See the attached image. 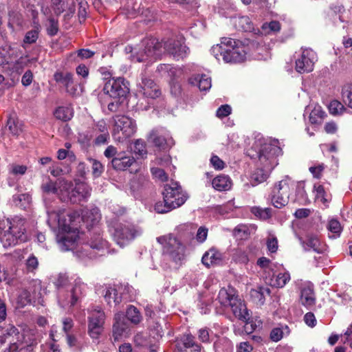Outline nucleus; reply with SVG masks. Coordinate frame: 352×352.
<instances>
[{
	"mask_svg": "<svg viewBox=\"0 0 352 352\" xmlns=\"http://www.w3.org/2000/svg\"><path fill=\"white\" fill-rule=\"evenodd\" d=\"M115 323L113 326V337L114 341L119 340L125 333L127 327L124 322V314L118 313L115 316Z\"/></svg>",
	"mask_w": 352,
	"mask_h": 352,
	"instance_id": "obj_28",
	"label": "nucleus"
},
{
	"mask_svg": "<svg viewBox=\"0 0 352 352\" xmlns=\"http://www.w3.org/2000/svg\"><path fill=\"white\" fill-rule=\"evenodd\" d=\"M8 26L14 30L16 27H21L23 20L22 15L15 11H10L8 13Z\"/></svg>",
	"mask_w": 352,
	"mask_h": 352,
	"instance_id": "obj_38",
	"label": "nucleus"
},
{
	"mask_svg": "<svg viewBox=\"0 0 352 352\" xmlns=\"http://www.w3.org/2000/svg\"><path fill=\"white\" fill-rule=\"evenodd\" d=\"M238 26L245 32H251L254 30V25L251 19L247 16L239 17L237 19Z\"/></svg>",
	"mask_w": 352,
	"mask_h": 352,
	"instance_id": "obj_43",
	"label": "nucleus"
},
{
	"mask_svg": "<svg viewBox=\"0 0 352 352\" xmlns=\"http://www.w3.org/2000/svg\"><path fill=\"white\" fill-rule=\"evenodd\" d=\"M24 220L14 218L0 222V239L4 247L15 245L25 241Z\"/></svg>",
	"mask_w": 352,
	"mask_h": 352,
	"instance_id": "obj_7",
	"label": "nucleus"
},
{
	"mask_svg": "<svg viewBox=\"0 0 352 352\" xmlns=\"http://www.w3.org/2000/svg\"><path fill=\"white\" fill-rule=\"evenodd\" d=\"M82 219L87 223L90 221L91 224H94L95 223L98 222L100 219L98 210L94 209L93 210L90 211V212H87L86 213L83 214Z\"/></svg>",
	"mask_w": 352,
	"mask_h": 352,
	"instance_id": "obj_48",
	"label": "nucleus"
},
{
	"mask_svg": "<svg viewBox=\"0 0 352 352\" xmlns=\"http://www.w3.org/2000/svg\"><path fill=\"white\" fill-rule=\"evenodd\" d=\"M234 234L236 236H239L240 238L245 237L248 235V228L246 226L239 225L234 228Z\"/></svg>",
	"mask_w": 352,
	"mask_h": 352,
	"instance_id": "obj_62",
	"label": "nucleus"
},
{
	"mask_svg": "<svg viewBox=\"0 0 352 352\" xmlns=\"http://www.w3.org/2000/svg\"><path fill=\"white\" fill-rule=\"evenodd\" d=\"M126 318L131 322L137 324L141 320L142 316L138 309H126L125 314Z\"/></svg>",
	"mask_w": 352,
	"mask_h": 352,
	"instance_id": "obj_49",
	"label": "nucleus"
},
{
	"mask_svg": "<svg viewBox=\"0 0 352 352\" xmlns=\"http://www.w3.org/2000/svg\"><path fill=\"white\" fill-rule=\"evenodd\" d=\"M78 3V18L80 23H82L87 15V10L89 8L85 0H76Z\"/></svg>",
	"mask_w": 352,
	"mask_h": 352,
	"instance_id": "obj_47",
	"label": "nucleus"
},
{
	"mask_svg": "<svg viewBox=\"0 0 352 352\" xmlns=\"http://www.w3.org/2000/svg\"><path fill=\"white\" fill-rule=\"evenodd\" d=\"M8 342V352H30L36 343L34 330L23 329L21 332L14 326L0 329L1 345Z\"/></svg>",
	"mask_w": 352,
	"mask_h": 352,
	"instance_id": "obj_3",
	"label": "nucleus"
},
{
	"mask_svg": "<svg viewBox=\"0 0 352 352\" xmlns=\"http://www.w3.org/2000/svg\"><path fill=\"white\" fill-rule=\"evenodd\" d=\"M234 316L244 323V331L246 334L252 333L261 324V320L256 315H254L251 309H234Z\"/></svg>",
	"mask_w": 352,
	"mask_h": 352,
	"instance_id": "obj_13",
	"label": "nucleus"
},
{
	"mask_svg": "<svg viewBox=\"0 0 352 352\" xmlns=\"http://www.w3.org/2000/svg\"><path fill=\"white\" fill-rule=\"evenodd\" d=\"M326 113L322 109L321 107H315L309 116V120L312 124H317L320 120L324 119Z\"/></svg>",
	"mask_w": 352,
	"mask_h": 352,
	"instance_id": "obj_40",
	"label": "nucleus"
},
{
	"mask_svg": "<svg viewBox=\"0 0 352 352\" xmlns=\"http://www.w3.org/2000/svg\"><path fill=\"white\" fill-rule=\"evenodd\" d=\"M212 184L215 190L226 191L231 188L232 182L228 176L220 175L212 179Z\"/></svg>",
	"mask_w": 352,
	"mask_h": 352,
	"instance_id": "obj_31",
	"label": "nucleus"
},
{
	"mask_svg": "<svg viewBox=\"0 0 352 352\" xmlns=\"http://www.w3.org/2000/svg\"><path fill=\"white\" fill-rule=\"evenodd\" d=\"M157 71L162 76L173 78L177 72V69L171 65L160 64L157 66Z\"/></svg>",
	"mask_w": 352,
	"mask_h": 352,
	"instance_id": "obj_37",
	"label": "nucleus"
},
{
	"mask_svg": "<svg viewBox=\"0 0 352 352\" xmlns=\"http://www.w3.org/2000/svg\"><path fill=\"white\" fill-rule=\"evenodd\" d=\"M27 170V166L25 165L11 164L9 167V171L11 174L14 175H23Z\"/></svg>",
	"mask_w": 352,
	"mask_h": 352,
	"instance_id": "obj_59",
	"label": "nucleus"
},
{
	"mask_svg": "<svg viewBox=\"0 0 352 352\" xmlns=\"http://www.w3.org/2000/svg\"><path fill=\"white\" fill-rule=\"evenodd\" d=\"M153 176L161 182H165L168 179V176L164 169L160 168H151Z\"/></svg>",
	"mask_w": 352,
	"mask_h": 352,
	"instance_id": "obj_58",
	"label": "nucleus"
},
{
	"mask_svg": "<svg viewBox=\"0 0 352 352\" xmlns=\"http://www.w3.org/2000/svg\"><path fill=\"white\" fill-rule=\"evenodd\" d=\"M232 259L236 262L243 264H246L249 261L248 254L245 251L241 250H236L232 255Z\"/></svg>",
	"mask_w": 352,
	"mask_h": 352,
	"instance_id": "obj_53",
	"label": "nucleus"
},
{
	"mask_svg": "<svg viewBox=\"0 0 352 352\" xmlns=\"http://www.w3.org/2000/svg\"><path fill=\"white\" fill-rule=\"evenodd\" d=\"M283 331L280 328H274L270 333V338L274 342H278L283 338Z\"/></svg>",
	"mask_w": 352,
	"mask_h": 352,
	"instance_id": "obj_64",
	"label": "nucleus"
},
{
	"mask_svg": "<svg viewBox=\"0 0 352 352\" xmlns=\"http://www.w3.org/2000/svg\"><path fill=\"white\" fill-rule=\"evenodd\" d=\"M54 79L56 82L64 86L67 92L70 95L75 96L77 94L78 89L72 74L69 72H56L54 75Z\"/></svg>",
	"mask_w": 352,
	"mask_h": 352,
	"instance_id": "obj_23",
	"label": "nucleus"
},
{
	"mask_svg": "<svg viewBox=\"0 0 352 352\" xmlns=\"http://www.w3.org/2000/svg\"><path fill=\"white\" fill-rule=\"evenodd\" d=\"M45 26L49 36H55L58 32V21L54 17L50 16L47 19Z\"/></svg>",
	"mask_w": 352,
	"mask_h": 352,
	"instance_id": "obj_39",
	"label": "nucleus"
},
{
	"mask_svg": "<svg viewBox=\"0 0 352 352\" xmlns=\"http://www.w3.org/2000/svg\"><path fill=\"white\" fill-rule=\"evenodd\" d=\"M141 232L139 228L129 222H120L113 226L112 236L118 245L124 247L140 235Z\"/></svg>",
	"mask_w": 352,
	"mask_h": 352,
	"instance_id": "obj_9",
	"label": "nucleus"
},
{
	"mask_svg": "<svg viewBox=\"0 0 352 352\" xmlns=\"http://www.w3.org/2000/svg\"><path fill=\"white\" fill-rule=\"evenodd\" d=\"M136 131V124L131 118L118 115L114 117L113 136L117 141L122 142L132 136Z\"/></svg>",
	"mask_w": 352,
	"mask_h": 352,
	"instance_id": "obj_10",
	"label": "nucleus"
},
{
	"mask_svg": "<svg viewBox=\"0 0 352 352\" xmlns=\"http://www.w3.org/2000/svg\"><path fill=\"white\" fill-rule=\"evenodd\" d=\"M210 52L217 60L222 58L227 63H241L246 57L245 47L231 38H222L221 43L212 46Z\"/></svg>",
	"mask_w": 352,
	"mask_h": 352,
	"instance_id": "obj_5",
	"label": "nucleus"
},
{
	"mask_svg": "<svg viewBox=\"0 0 352 352\" xmlns=\"http://www.w3.org/2000/svg\"><path fill=\"white\" fill-rule=\"evenodd\" d=\"M222 254L215 249H210L202 256V263L206 267L213 265H219L222 261Z\"/></svg>",
	"mask_w": 352,
	"mask_h": 352,
	"instance_id": "obj_29",
	"label": "nucleus"
},
{
	"mask_svg": "<svg viewBox=\"0 0 352 352\" xmlns=\"http://www.w3.org/2000/svg\"><path fill=\"white\" fill-rule=\"evenodd\" d=\"M157 241L162 245L163 254L167 259L176 265H181L185 258L186 251L182 241L172 234L157 237Z\"/></svg>",
	"mask_w": 352,
	"mask_h": 352,
	"instance_id": "obj_8",
	"label": "nucleus"
},
{
	"mask_svg": "<svg viewBox=\"0 0 352 352\" xmlns=\"http://www.w3.org/2000/svg\"><path fill=\"white\" fill-rule=\"evenodd\" d=\"M38 267V258L34 255L30 254L25 261V268L28 272H34Z\"/></svg>",
	"mask_w": 352,
	"mask_h": 352,
	"instance_id": "obj_50",
	"label": "nucleus"
},
{
	"mask_svg": "<svg viewBox=\"0 0 352 352\" xmlns=\"http://www.w3.org/2000/svg\"><path fill=\"white\" fill-rule=\"evenodd\" d=\"M317 60V55L311 49H302L296 59V70L300 74L310 72Z\"/></svg>",
	"mask_w": 352,
	"mask_h": 352,
	"instance_id": "obj_16",
	"label": "nucleus"
},
{
	"mask_svg": "<svg viewBox=\"0 0 352 352\" xmlns=\"http://www.w3.org/2000/svg\"><path fill=\"white\" fill-rule=\"evenodd\" d=\"M267 247L268 250L272 252H276L278 249V240L276 236L270 235L267 240Z\"/></svg>",
	"mask_w": 352,
	"mask_h": 352,
	"instance_id": "obj_60",
	"label": "nucleus"
},
{
	"mask_svg": "<svg viewBox=\"0 0 352 352\" xmlns=\"http://www.w3.org/2000/svg\"><path fill=\"white\" fill-rule=\"evenodd\" d=\"M231 107L228 104L221 105L218 108L216 115L218 118H224L231 113Z\"/></svg>",
	"mask_w": 352,
	"mask_h": 352,
	"instance_id": "obj_61",
	"label": "nucleus"
},
{
	"mask_svg": "<svg viewBox=\"0 0 352 352\" xmlns=\"http://www.w3.org/2000/svg\"><path fill=\"white\" fill-rule=\"evenodd\" d=\"M41 30V26L39 24L36 23L35 25L34 29L28 31L25 36L23 38V47H25V45H30L35 43L38 38L39 32Z\"/></svg>",
	"mask_w": 352,
	"mask_h": 352,
	"instance_id": "obj_36",
	"label": "nucleus"
},
{
	"mask_svg": "<svg viewBox=\"0 0 352 352\" xmlns=\"http://www.w3.org/2000/svg\"><path fill=\"white\" fill-rule=\"evenodd\" d=\"M91 188L88 184L79 182L76 183L74 187H72L70 201L74 204L87 201L91 195Z\"/></svg>",
	"mask_w": 352,
	"mask_h": 352,
	"instance_id": "obj_22",
	"label": "nucleus"
},
{
	"mask_svg": "<svg viewBox=\"0 0 352 352\" xmlns=\"http://www.w3.org/2000/svg\"><path fill=\"white\" fill-rule=\"evenodd\" d=\"M56 186L57 192H56V195L58 198L63 201H70V195L73 187L72 182L65 179H59L57 180Z\"/></svg>",
	"mask_w": 352,
	"mask_h": 352,
	"instance_id": "obj_27",
	"label": "nucleus"
},
{
	"mask_svg": "<svg viewBox=\"0 0 352 352\" xmlns=\"http://www.w3.org/2000/svg\"><path fill=\"white\" fill-rule=\"evenodd\" d=\"M107 245V242L103 240L99 235L97 236L95 239H92L89 245H85L84 248V251L87 252L89 249L98 250H100L103 248H106ZM82 256H87L90 258L95 257V255L88 254L87 253H82Z\"/></svg>",
	"mask_w": 352,
	"mask_h": 352,
	"instance_id": "obj_32",
	"label": "nucleus"
},
{
	"mask_svg": "<svg viewBox=\"0 0 352 352\" xmlns=\"http://www.w3.org/2000/svg\"><path fill=\"white\" fill-rule=\"evenodd\" d=\"M163 336L162 329L160 325L157 323L156 327L151 330V333L140 332L134 336V342L136 346L147 347L153 344L154 342L162 338Z\"/></svg>",
	"mask_w": 352,
	"mask_h": 352,
	"instance_id": "obj_20",
	"label": "nucleus"
},
{
	"mask_svg": "<svg viewBox=\"0 0 352 352\" xmlns=\"http://www.w3.org/2000/svg\"><path fill=\"white\" fill-rule=\"evenodd\" d=\"M86 285L80 282H76L74 286L70 290L68 296L61 299V306L74 307L80 305V302L85 290Z\"/></svg>",
	"mask_w": 352,
	"mask_h": 352,
	"instance_id": "obj_21",
	"label": "nucleus"
},
{
	"mask_svg": "<svg viewBox=\"0 0 352 352\" xmlns=\"http://www.w3.org/2000/svg\"><path fill=\"white\" fill-rule=\"evenodd\" d=\"M48 222L57 223L58 232L56 241L62 251H67L72 248L78 239L76 230H72L70 223L72 216L65 210L55 211L47 208Z\"/></svg>",
	"mask_w": 352,
	"mask_h": 352,
	"instance_id": "obj_4",
	"label": "nucleus"
},
{
	"mask_svg": "<svg viewBox=\"0 0 352 352\" xmlns=\"http://www.w3.org/2000/svg\"><path fill=\"white\" fill-rule=\"evenodd\" d=\"M290 185L287 179L281 180L276 184L272 195V203L275 208H281L288 203Z\"/></svg>",
	"mask_w": 352,
	"mask_h": 352,
	"instance_id": "obj_15",
	"label": "nucleus"
},
{
	"mask_svg": "<svg viewBox=\"0 0 352 352\" xmlns=\"http://www.w3.org/2000/svg\"><path fill=\"white\" fill-rule=\"evenodd\" d=\"M134 153L139 155L141 157H144L146 155L147 151L146 149V145L144 141L141 140H137L134 143Z\"/></svg>",
	"mask_w": 352,
	"mask_h": 352,
	"instance_id": "obj_55",
	"label": "nucleus"
},
{
	"mask_svg": "<svg viewBox=\"0 0 352 352\" xmlns=\"http://www.w3.org/2000/svg\"><path fill=\"white\" fill-rule=\"evenodd\" d=\"M208 229L206 227H200L197 232L196 239L199 243H203L206 241L208 236Z\"/></svg>",
	"mask_w": 352,
	"mask_h": 352,
	"instance_id": "obj_63",
	"label": "nucleus"
},
{
	"mask_svg": "<svg viewBox=\"0 0 352 352\" xmlns=\"http://www.w3.org/2000/svg\"><path fill=\"white\" fill-rule=\"evenodd\" d=\"M74 116L73 110L69 107H59L54 111V116L63 122L70 120Z\"/></svg>",
	"mask_w": 352,
	"mask_h": 352,
	"instance_id": "obj_34",
	"label": "nucleus"
},
{
	"mask_svg": "<svg viewBox=\"0 0 352 352\" xmlns=\"http://www.w3.org/2000/svg\"><path fill=\"white\" fill-rule=\"evenodd\" d=\"M162 49L176 60L186 57L189 50L184 45V38L182 36L162 42L156 38L148 37L142 41L141 49L132 56V60L138 63L155 60L162 56Z\"/></svg>",
	"mask_w": 352,
	"mask_h": 352,
	"instance_id": "obj_1",
	"label": "nucleus"
},
{
	"mask_svg": "<svg viewBox=\"0 0 352 352\" xmlns=\"http://www.w3.org/2000/svg\"><path fill=\"white\" fill-rule=\"evenodd\" d=\"M290 280V274L289 272H280L276 276L271 278L270 284L273 287H283Z\"/></svg>",
	"mask_w": 352,
	"mask_h": 352,
	"instance_id": "obj_35",
	"label": "nucleus"
},
{
	"mask_svg": "<svg viewBox=\"0 0 352 352\" xmlns=\"http://www.w3.org/2000/svg\"><path fill=\"white\" fill-rule=\"evenodd\" d=\"M148 140L162 149L171 147L174 144L168 131L163 128L153 129L149 135Z\"/></svg>",
	"mask_w": 352,
	"mask_h": 352,
	"instance_id": "obj_19",
	"label": "nucleus"
},
{
	"mask_svg": "<svg viewBox=\"0 0 352 352\" xmlns=\"http://www.w3.org/2000/svg\"><path fill=\"white\" fill-rule=\"evenodd\" d=\"M281 148L272 143H264L258 151L251 148L248 155L251 158H258L257 168L251 175L253 186L265 182L272 170L278 165L277 157L281 154Z\"/></svg>",
	"mask_w": 352,
	"mask_h": 352,
	"instance_id": "obj_2",
	"label": "nucleus"
},
{
	"mask_svg": "<svg viewBox=\"0 0 352 352\" xmlns=\"http://www.w3.org/2000/svg\"><path fill=\"white\" fill-rule=\"evenodd\" d=\"M218 300L225 308H241L245 306L244 300L240 298L237 292L231 287L221 289L219 292Z\"/></svg>",
	"mask_w": 352,
	"mask_h": 352,
	"instance_id": "obj_14",
	"label": "nucleus"
},
{
	"mask_svg": "<svg viewBox=\"0 0 352 352\" xmlns=\"http://www.w3.org/2000/svg\"><path fill=\"white\" fill-rule=\"evenodd\" d=\"M128 85L123 78H112L105 82L102 91L104 94L113 99L124 98L129 92Z\"/></svg>",
	"mask_w": 352,
	"mask_h": 352,
	"instance_id": "obj_11",
	"label": "nucleus"
},
{
	"mask_svg": "<svg viewBox=\"0 0 352 352\" xmlns=\"http://www.w3.org/2000/svg\"><path fill=\"white\" fill-rule=\"evenodd\" d=\"M329 110L331 114L338 115L342 114L344 111H346V108L338 100H333L329 105Z\"/></svg>",
	"mask_w": 352,
	"mask_h": 352,
	"instance_id": "obj_46",
	"label": "nucleus"
},
{
	"mask_svg": "<svg viewBox=\"0 0 352 352\" xmlns=\"http://www.w3.org/2000/svg\"><path fill=\"white\" fill-rule=\"evenodd\" d=\"M342 95L343 102L352 109V86L351 85H345L342 89Z\"/></svg>",
	"mask_w": 352,
	"mask_h": 352,
	"instance_id": "obj_45",
	"label": "nucleus"
},
{
	"mask_svg": "<svg viewBox=\"0 0 352 352\" xmlns=\"http://www.w3.org/2000/svg\"><path fill=\"white\" fill-rule=\"evenodd\" d=\"M179 352H200L199 346L195 344L191 336H185L181 342L177 344Z\"/></svg>",
	"mask_w": 352,
	"mask_h": 352,
	"instance_id": "obj_30",
	"label": "nucleus"
},
{
	"mask_svg": "<svg viewBox=\"0 0 352 352\" xmlns=\"http://www.w3.org/2000/svg\"><path fill=\"white\" fill-rule=\"evenodd\" d=\"M251 212L256 217L263 220L268 219L272 217V209L270 208L253 207Z\"/></svg>",
	"mask_w": 352,
	"mask_h": 352,
	"instance_id": "obj_41",
	"label": "nucleus"
},
{
	"mask_svg": "<svg viewBox=\"0 0 352 352\" xmlns=\"http://www.w3.org/2000/svg\"><path fill=\"white\" fill-rule=\"evenodd\" d=\"M134 162V158L131 156L126 155L124 152L118 153L111 160L113 168L118 170H124L130 167Z\"/></svg>",
	"mask_w": 352,
	"mask_h": 352,
	"instance_id": "obj_26",
	"label": "nucleus"
},
{
	"mask_svg": "<svg viewBox=\"0 0 352 352\" xmlns=\"http://www.w3.org/2000/svg\"><path fill=\"white\" fill-rule=\"evenodd\" d=\"M137 92L148 99H155L161 95L159 86L151 78L146 76H142L141 81L138 83Z\"/></svg>",
	"mask_w": 352,
	"mask_h": 352,
	"instance_id": "obj_18",
	"label": "nucleus"
},
{
	"mask_svg": "<svg viewBox=\"0 0 352 352\" xmlns=\"http://www.w3.org/2000/svg\"><path fill=\"white\" fill-rule=\"evenodd\" d=\"M314 189L316 192V199L324 204L329 201V197L322 185H314Z\"/></svg>",
	"mask_w": 352,
	"mask_h": 352,
	"instance_id": "obj_44",
	"label": "nucleus"
},
{
	"mask_svg": "<svg viewBox=\"0 0 352 352\" xmlns=\"http://www.w3.org/2000/svg\"><path fill=\"white\" fill-rule=\"evenodd\" d=\"M69 283V277L65 273H60L54 280V284L57 289L66 287Z\"/></svg>",
	"mask_w": 352,
	"mask_h": 352,
	"instance_id": "obj_51",
	"label": "nucleus"
},
{
	"mask_svg": "<svg viewBox=\"0 0 352 352\" xmlns=\"http://www.w3.org/2000/svg\"><path fill=\"white\" fill-rule=\"evenodd\" d=\"M56 186L57 181L56 182H54L52 180H49L45 183H43L41 188L43 192L45 194L52 193L56 195V192H57Z\"/></svg>",
	"mask_w": 352,
	"mask_h": 352,
	"instance_id": "obj_52",
	"label": "nucleus"
},
{
	"mask_svg": "<svg viewBox=\"0 0 352 352\" xmlns=\"http://www.w3.org/2000/svg\"><path fill=\"white\" fill-rule=\"evenodd\" d=\"M299 241L305 251H314L322 253L324 248L316 235L308 234L305 239L299 237Z\"/></svg>",
	"mask_w": 352,
	"mask_h": 352,
	"instance_id": "obj_24",
	"label": "nucleus"
},
{
	"mask_svg": "<svg viewBox=\"0 0 352 352\" xmlns=\"http://www.w3.org/2000/svg\"><path fill=\"white\" fill-rule=\"evenodd\" d=\"M132 290L133 288L129 285L124 286L118 285L108 287L105 289L104 298L108 306L110 307H116L121 302L122 298H124L125 295L124 292L131 293Z\"/></svg>",
	"mask_w": 352,
	"mask_h": 352,
	"instance_id": "obj_17",
	"label": "nucleus"
},
{
	"mask_svg": "<svg viewBox=\"0 0 352 352\" xmlns=\"http://www.w3.org/2000/svg\"><path fill=\"white\" fill-rule=\"evenodd\" d=\"M17 308H23L26 306L32 305L30 294L27 291H22L17 297ZM34 306V305H33Z\"/></svg>",
	"mask_w": 352,
	"mask_h": 352,
	"instance_id": "obj_42",
	"label": "nucleus"
},
{
	"mask_svg": "<svg viewBox=\"0 0 352 352\" xmlns=\"http://www.w3.org/2000/svg\"><path fill=\"white\" fill-rule=\"evenodd\" d=\"M6 127L8 128L9 131L13 135H18L21 131V128L17 125L13 118H8Z\"/></svg>",
	"mask_w": 352,
	"mask_h": 352,
	"instance_id": "obj_57",
	"label": "nucleus"
},
{
	"mask_svg": "<svg viewBox=\"0 0 352 352\" xmlns=\"http://www.w3.org/2000/svg\"><path fill=\"white\" fill-rule=\"evenodd\" d=\"M300 302L305 307H312L315 303L314 285L309 283H304L300 287Z\"/></svg>",
	"mask_w": 352,
	"mask_h": 352,
	"instance_id": "obj_25",
	"label": "nucleus"
},
{
	"mask_svg": "<svg viewBox=\"0 0 352 352\" xmlns=\"http://www.w3.org/2000/svg\"><path fill=\"white\" fill-rule=\"evenodd\" d=\"M262 29L267 34H270L271 32H276L280 29V25L278 21H272L270 23H265L262 25Z\"/></svg>",
	"mask_w": 352,
	"mask_h": 352,
	"instance_id": "obj_54",
	"label": "nucleus"
},
{
	"mask_svg": "<svg viewBox=\"0 0 352 352\" xmlns=\"http://www.w3.org/2000/svg\"><path fill=\"white\" fill-rule=\"evenodd\" d=\"M105 314L102 309H92L88 317V334L93 340H98L104 329Z\"/></svg>",
	"mask_w": 352,
	"mask_h": 352,
	"instance_id": "obj_12",
	"label": "nucleus"
},
{
	"mask_svg": "<svg viewBox=\"0 0 352 352\" xmlns=\"http://www.w3.org/2000/svg\"><path fill=\"white\" fill-rule=\"evenodd\" d=\"M91 163L92 174L94 177H98L104 171V167L102 164L96 160H90Z\"/></svg>",
	"mask_w": 352,
	"mask_h": 352,
	"instance_id": "obj_56",
	"label": "nucleus"
},
{
	"mask_svg": "<svg viewBox=\"0 0 352 352\" xmlns=\"http://www.w3.org/2000/svg\"><path fill=\"white\" fill-rule=\"evenodd\" d=\"M191 83L197 85L201 91L209 90L211 87V79L206 74L198 75L190 79Z\"/></svg>",
	"mask_w": 352,
	"mask_h": 352,
	"instance_id": "obj_33",
	"label": "nucleus"
},
{
	"mask_svg": "<svg viewBox=\"0 0 352 352\" xmlns=\"http://www.w3.org/2000/svg\"><path fill=\"white\" fill-rule=\"evenodd\" d=\"M163 201H158L155 205V210L157 213H166L182 206L188 199V195L184 192L177 182H171L164 188Z\"/></svg>",
	"mask_w": 352,
	"mask_h": 352,
	"instance_id": "obj_6",
	"label": "nucleus"
}]
</instances>
